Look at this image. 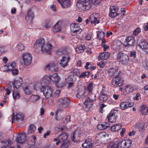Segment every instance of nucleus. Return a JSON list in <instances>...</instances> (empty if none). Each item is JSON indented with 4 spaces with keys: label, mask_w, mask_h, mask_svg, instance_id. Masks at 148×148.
Returning <instances> with one entry per match:
<instances>
[{
    "label": "nucleus",
    "mask_w": 148,
    "mask_h": 148,
    "mask_svg": "<svg viewBox=\"0 0 148 148\" xmlns=\"http://www.w3.org/2000/svg\"><path fill=\"white\" fill-rule=\"evenodd\" d=\"M72 71H73V74L75 75H78V74L79 73V70L77 68L72 69H71Z\"/></svg>",
    "instance_id": "nucleus-54"
},
{
    "label": "nucleus",
    "mask_w": 148,
    "mask_h": 148,
    "mask_svg": "<svg viewBox=\"0 0 148 148\" xmlns=\"http://www.w3.org/2000/svg\"><path fill=\"white\" fill-rule=\"evenodd\" d=\"M17 47L18 49L21 51L23 50L24 49V47L23 45L20 43H18L17 45Z\"/></svg>",
    "instance_id": "nucleus-52"
},
{
    "label": "nucleus",
    "mask_w": 148,
    "mask_h": 148,
    "mask_svg": "<svg viewBox=\"0 0 148 148\" xmlns=\"http://www.w3.org/2000/svg\"><path fill=\"white\" fill-rule=\"evenodd\" d=\"M70 58V57L68 56H63L60 60V66L63 68L67 66Z\"/></svg>",
    "instance_id": "nucleus-15"
},
{
    "label": "nucleus",
    "mask_w": 148,
    "mask_h": 148,
    "mask_svg": "<svg viewBox=\"0 0 148 148\" xmlns=\"http://www.w3.org/2000/svg\"><path fill=\"white\" fill-rule=\"evenodd\" d=\"M124 83L123 78L118 76L112 80V84L116 87H120L123 85Z\"/></svg>",
    "instance_id": "nucleus-9"
},
{
    "label": "nucleus",
    "mask_w": 148,
    "mask_h": 148,
    "mask_svg": "<svg viewBox=\"0 0 148 148\" xmlns=\"http://www.w3.org/2000/svg\"><path fill=\"white\" fill-rule=\"evenodd\" d=\"M40 89L44 95L47 98H49L52 95L53 89L52 88L48 86H41Z\"/></svg>",
    "instance_id": "nucleus-3"
},
{
    "label": "nucleus",
    "mask_w": 148,
    "mask_h": 148,
    "mask_svg": "<svg viewBox=\"0 0 148 148\" xmlns=\"http://www.w3.org/2000/svg\"><path fill=\"white\" fill-rule=\"evenodd\" d=\"M90 73L86 71L82 73L79 75V77L81 78H85L86 77L88 78L89 77Z\"/></svg>",
    "instance_id": "nucleus-46"
},
{
    "label": "nucleus",
    "mask_w": 148,
    "mask_h": 148,
    "mask_svg": "<svg viewBox=\"0 0 148 148\" xmlns=\"http://www.w3.org/2000/svg\"><path fill=\"white\" fill-rule=\"evenodd\" d=\"M51 81L55 84H57L60 80V78L57 74H53L50 75Z\"/></svg>",
    "instance_id": "nucleus-26"
},
{
    "label": "nucleus",
    "mask_w": 148,
    "mask_h": 148,
    "mask_svg": "<svg viewBox=\"0 0 148 148\" xmlns=\"http://www.w3.org/2000/svg\"><path fill=\"white\" fill-rule=\"evenodd\" d=\"M59 21L57 22L52 27L53 28V32H56L61 31V27L60 25L59 24Z\"/></svg>",
    "instance_id": "nucleus-31"
},
{
    "label": "nucleus",
    "mask_w": 148,
    "mask_h": 148,
    "mask_svg": "<svg viewBox=\"0 0 148 148\" xmlns=\"http://www.w3.org/2000/svg\"><path fill=\"white\" fill-rule=\"evenodd\" d=\"M33 139L32 140V144L31 145H32L34 146V145L36 142V137L35 136H33Z\"/></svg>",
    "instance_id": "nucleus-62"
},
{
    "label": "nucleus",
    "mask_w": 148,
    "mask_h": 148,
    "mask_svg": "<svg viewBox=\"0 0 148 148\" xmlns=\"http://www.w3.org/2000/svg\"><path fill=\"white\" fill-rule=\"evenodd\" d=\"M134 105L133 103H127L126 102H123L121 103L120 105L121 109L122 110H125L129 108L132 107Z\"/></svg>",
    "instance_id": "nucleus-23"
},
{
    "label": "nucleus",
    "mask_w": 148,
    "mask_h": 148,
    "mask_svg": "<svg viewBox=\"0 0 148 148\" xmlns=\"http://www.w3.org/2000/svg\"><path fill=\"white\" fill-rule=\"evenodd\" d=\"M117 111L116 110H112L107 116L108 121L112 123L115 122L117 117Z\"/></svg>",
    "instance_id": "nucleus-10"
},
{
    "label": "nucleus",
    "mask_w": 148,
    "mask_h": 148,
    "mask_svg": "<svg viewBox=\"0 0 148 148\" xmlns=\"http://www.w3.org/2000/svg\"><path fill=\"white\" fill-rule=\"evenodd\" d=\"M125 140V147L127 148L130 146L131 144V141L130 139H127Z\"/></svg>",
    "instance_id": "nucleus-51"
},
{
    "label": "nucleus",
    "mask_w": 148,
    "mask_h": 148,
    "mask_svg": "<svg viewBox=\"0 0 148 148\" xmlns=\"http://www.w3.org/2000/svg\"><path fill=\"white\" fill-rule=\"evenodd\" d=\"M53 46L51 44L47 43L44 45L41 49V51L44 53H46L49 52L52 48Z\"/></svg>",
    "instance_id": "nucleus-20"
},
{
    "label": "nucleus",
    "mask_w": 148,
    "mask_h": 148,
    "mask_svg": "<svg viewBox=\"0 0 148 148\" xmlns=\"http://www.w3.org/2000/svg\"><path fill=\"white\" fill-rule=\"evenodd\" d=\"M36 127L34 124H31L30 125L27 132V134H30L33 133L36 130Z\"/></svg>",
    "instance_id": "nucleus-37"
},
{
    "label": "nucleus",
    "mask_w": 148,
    "mask_h": 148,
    "mask_svg": "<svg viewBox=\"0 0 148 148\" xmlns=\"http://www.w3.org/2000/svg\"><path fill=\"white\" fill-rule=\"evenodd\" d=\"M93 142L90 138L86 139L84 143L82 146L84 148H89L93 146Z\"/></svg>",
    "instance_id": "nucleus-19"
},
{
    "label": "nucleus",
    "mask_w": 148,
    "mask_h": 148,
    "mask_svg": "<svg viewBox=\"0 0 148 148\" xmlns=\"http://www.w3.org/2000/svg\"><path fill=\"white\" fill-rule=\"evenodd\" d=\"M1 142L3 144V146H5L6 147H8L12 144L11 140H6L2 141Z\"/></svg>",
    "instance_id": "nucleus-43"
},
{
    "label": "nucleus",
    "mask_w": 148,
    "mask_h": 148,
    "mask_svg": "<svg viewBox=\"0 0 148 148\" xmlns=\"http://www.w3.org/2000/svg\"><path fill=\"white\" fill-rule=\"evenodd\" d=\"M51 82L50 75L49 76L45 75L41 78L40 81L41 84H48Z\"/></svg>",
    "instance_id": "nucleus-24"
},
{
    "label": "nucleus",
    "mask_w": 148,
    "mask_h": 148,
    "mask_svg": "<svg viewBox=\"0 0 148 148\" xmlns=\"http://www.w3.org/2000/svg\"><path fill=\"white\" fill-rule=\"evenodd\" d=\"M22 59L25 65L29 66L31 64L32 61L31 54L29 53H23L22 56Z\"/></svg>",
    "instance_id": "nucleus-8"
},
{
    "label": "nucleus",
    "mask_w": 148,
    "mask_h": 148,
    "mask_svg": "<svg viewBox=\"0 0 148 148\" xmlns=\"http://www.w3.org/2000/svg\"><path fill=\"white\" fill-rule=\"evenodd\" d=\"M70 28L71 34L73 36L77 35L78 34L80 33L82 31V29L77 23H75L71 24Z\"/></svg>",
    "instance_id": "nucleus-5"
},
{
    "label": "nucleus",
    "mask_w": 148,
    "mask_h": 148,
    "mask_svg": "<svg viewBox=\"0 0 148 148\" xmlns=\"http://www.w3.org/2000/svg\"><path fill=\"white\" fill-rule=\"evenodd\" d=\"M34 18V15L33 11L31 9H28L27 10V14L25 17V19L26 21L31 23Z\"/></svg>",
    "instance_id": "nucleus-12"
},
{
    "label": "nucleus",
    "mask_w": 148,
    "mask_h": 148,
    "mask_svg": "<svg viewBox=\"0 0 148 148\" xmlns=\"http://www.w3.org/2000/svg\"><path fill=\"white\" fill-rule=\"evenodd\" d=\"M126 42L127 43L126 47H133L134 45L135 42L134 38L132 36H128L126 38Z\"/></svg>",
    "instance_id": "nucleus-22"
},
{
    "label": "nucleus",
    "mask_w": 148,
    "mask_h": 148,
    "mask_svg": "<svg viewBox=\"0 0 148 148\" xmlns=\"http://www.w3.org/2000/svg\"><path fill=\"white\" fill-rule=\"evenodd\" d=\"M140 110L143 115H147L148 113V109L147 107L142 106Z\"/></svg>",
    "instance_id": "nucleus-47"
},
{
    "label": "nucleus",
    "mask_w": 148,
    "mask_h": 148,
    "mask_svg": "<svg viewBox=\"0 0 148 148\" xmlns=\"http://www.w3.org/2000/svg\"><path fill=\"white\" fill-rule=\"evenodd\" d=\"M86 47L84 45H81L78 46L75 49L76 52L78 53L83 52L84 50L85 49Z\"/></svg>",
    "instance_id": "nucleus-41"
},
{
    "label": "nucleus",
    "mask_w": 148,
    "mask_h": 148,
    "mask_svg": "<svg viewBox=\"0 0 148 148\" xmlns=\"http://www.w3.org/2000/svg\"><path fill=\"white\" fill-rule=\"evenodd\" d=\"M117 11V9L116 7L113 6L110 7V8L109 16L112 18L117 16L119 15Z\"/></svg>",
    "instance_id": "nucleus-14"
},
{
    "label": "nucleus",
    "mask_w": 148,
    "mask_h": 148,
    "mask_svg": "<svg viewBox=\"0 0 148 148\" xmlns=\"http://www.w3.org/2000/svg\"><path fill=\"white\" fill-rule=\"evenodd\" d=\"M52 24L53 23L52 21H50L45 23V27L46 28H49L52 26Z\"/></svg>",
    "instance_id": "nucleus-55"
},
{
    "label": "nucleus",
    "mask_w": 148,
    "mask_h": 148,
    "mask_svg": "<svg viewBox=\"0 0 148 148\" xmlns=\"http://www.w3.org/2000/svg\"><path fill=\"white\" fill-rule=\"evenodd\" d=\"M24 116L22 114H17L16 116V120L18 122L20 123L24 119Z\"/></svg>",
    "instance_id": "nucleus-45"
},
{
    "label": "nucleus",
    "mask_w": 148,
    "mask_h": 148,
    "mask_svg": "<svg viewBox=\"0 0 148 148\" xmlns=\"http://www.w3.org/2000/svg\"><path fill=\"white\" fill-rule=\"evenodd\" d=\"M80 133L79 130H75L71 135V139L75 142L79 141L80 139Z\"/></svg>",
    "instance_id": "nucleus-13"
},
{
    "label": "nucleus",
    "mask_w": 148,
    "mask_h": 148,
    "mask_svg": "<svg viewBox=\"0 0 148 148\" xmlns=\"http://www.w3.org/2000/svg\"><path fill=\"white\" fill-rule=\"evenodd\" d=\"M110 125L108 122H103L101 124L98 125L97 126L98 129L100 130H103L107 128Z\"/></svg>",
    "instance_id": "nucleus-27"
},
{
    "label": "nucleus",
    "mask_w": 148,
    "mask_h": 148,
    "mask_svg": "<svg viewBox=\"0 0 148 148\" xmlns=\"http://www.w3.org/2000/svg\"><path fill=\"white\" fill-rule=\"evenodd\" d=\"M99 23V21L97 20V18L96 17H94L93 19L91 21V23L94 24L95 25Z\"/></svg>",
    "instance_id": "nucleus-56"
},
{
    "label": "nucleus",
    "mask_w": 148,
    "mask_h": 148,
    "mask_svg": "<svg viewBox=\"0 0 148 148\" xmlns=\"http://www.w3.org/2000/svg\"><path fill=\"white\" fill-rule=\"evenodd\" d=\"M76 80V76L73 75H69L66 78H65V81L66 83H68L70 82H74Z\"/></svg>",
    "instance_id": "nucleus-33"
},
{
    "label": "nucleus",
    "mask_w": 148,
    "mask_h": 148,
    "mask_svg": "<svg viewBox=\"0 0 148 148\" xmlns=\"http://www.w3.org/2000/svg\"><path fill=\"white\" fill-rule=\"evenodd\" d=\"M105 92V91L102 88L100 93L99 99L102 103L105 102L108 98L109 96L106 94Z\"/></svg>",
    "instance_id": "nucleus-17"
},
{
    "label": "nucleus",
    "mask_w": 148,
    "mask_h": 148,
    "mask_svg": "<svg viewBox=\"0 0 148 148\" xmlns=\"http://www.w3.org/2000/svg\"><path fill=\"white\" fill-rule=\"evenodd\" d=\"M40 97L38 95H32L29 98V101L34 103L40 99Z\"/></svg>",
    "instance_id": "nucleus-29"
},
{
    "label": "nucleus",
    "mask_w": 148,
    "mask_h": 148,
    "mask_svg": "<svg viewBox=\"0 0 148 148\" xmlns=\"http://www.w3.org/2000/svg\"><path fill=\"white\" fill-rule=\"evenodd\" d=\"M145 123L141 122L139 123H137L135 126V129L138 131H143L144 130Z\"/></svg>",
    "instance_id": "nucleus-28"
},
{
    "label": "nucleus",
    "mask_w": 148,
    "mask_h": 148,
    "mask_svg": "<svg viewBox=\"0 0 148 148\" xmlns=\"http://www.w3.org/2000/svg\"><path fill=\"white\" fill-rule=\"evenodd\" d=\"M88 98L84 102V106L86 108H90L94 104L96 101V96L95 95H88Z\"/></svg>",
    "instance_id": "nucleus-4"
},
{
    "label": "nucleus",
    "mask_w": 148,
    "mask_h": 148,
    "mask_svg": "<svg viewBox=\"0 0 148 148\" xmlns=\"http://www.w3.org/2000/svg\"><path fill=\"white\" fill-rule=\"evenodd\" d=\"M69 144L68 142L63 143L61 146V148H67L69 145Z\"/></svg>",
    "instance_id": "nucleus-57"
},
{
    "label": "nucleus",
    "mask_w": 148,
    "mask_h": 148,
    "mask_svg": "<svg viewBox=\"0 0 148 148\" xmlns=\"http://www.w3.org/2000/svg\"><path fill=\"white\" fill-rule=\"evenodd\" d=\"M15 64L14 62H11L9 63L8 65H5V67H6L8 69V70L6 71H7L9 72L11 70L14 68Z\"/></svg>",
    "instance_id": "nucleus-36"
},
{
    "label": "nucleus",
    "mask_w": 148,
    "mask_h": 148,
    "mask_svg": "<svg viewBox=\"0 0 148 148\" xmlns=\"http://www.w3.org/2000/svg\"><path fill=\"white\" fill-rule=\"evenodd\" d=\"M10 71L12 72V74L14 75H16L18 73V71L16 69H13Z\"/></svg>",
    "instance_id": "nucleus-60"
},
{
    "label": "nucleus",
    "mask_w": 148,
    "mask_h": 148,
    "mask_svg": "<svg viewBox=\"0 0 148 148\" xmlns=\"http://www.w3.org/2000/svg\"><path fill=\"white\" fill-rule=\"evenodd\" d=\"M8 50L7 47L5 46L0 47V54H1L3 53L6 52Z\"/></svg>",
    "instance_id": "nucleus-49"
},
{
    "label": "nucleus",
    "mask_w": 148,
    "mask_h": 148,
    "mask_svg": "<svg viewBox=\"0 0 148 148\" xmlns=\"http://www.w3.org/2000/svg\"><path fill=\"white\" fill-rule=\"evenodd\" d=\"M50 71L52 72H57L58 70V68L53 64H51L50 66Z\"/></svg>",
    "instance_id": "nucleus-50"
},
{
    "label": "nucleus",
    "mask_w": 148,
    "mask_h": 148,
    "mask_svg": "<svg viewBox=\"0 0 148 148\" xmlns=\"http://www.w3.org/2000/svg\"><path fill=\"white\" fill-rule=\"evenodd\" d=\"M140 29L139 28H137L133 32L134 35L136 36L138 35L140 32Z\"/></svg>",
    "instance_id": "nucleus-58"
},
{
    "label": "nucleus",
    "mask_w": 148,
    "mask_h": 148,
    "mask_svg": "<svg viewBox=\"0 0 148 148\" xmlns=\"http://www.w3.org/2000/svg\"><path fill=\"white\" fill-rule=\"evenodd\" d=\"M45 41L44 39L40 38L38 39L35 42L34 45V47L38 49L40 48L41 49L44 45Z\"/></svg>",
    "instance_id": "nucleus-16"
},
{
    "label": "nucleus",
    "mask_w": 148,
    "mask_h": 148,
    "mask_svg": "<svg viewBox=\"0 0 148 148\" xmlns=\"http://www.w3.org/2000/svg\"><path fill=\"white\" fill-rule=\"evenodd\" d=\"M117 146L119 148H126V147H125V140H123L121 142H118Z\"/></svg>",
    "instance_id": "nucleus-44"
},
{
    "label": "nucleus",
    "mask_w": 148,
    "mask_h": 148,
    "mask_svg": "<svg viewBox=\"0 0 148 148\" xmlns=\"http://www.w3.org/2000/svg\"><path fill=\"white\" fill-rule=\"evenodd\" d=\"M63 8L69 7L71 5L70 0H57Z\"/></svg>",
    "instance_id": "nucleus-18"
},
{
    "label": "nucleus",
    "mask_w": 148,
    "mask_h": 148,
    "mask_svg": "<svg viewBox=\"0 0 148 148\" xmlns=\"http://www.w3.org/2000/svg\"><path fill=\"white\" fill-rule=\"evenodd\" d=\"M133 90V88L129 85H127L125 88V94L128 95L131 92H132Z\"/></svg>",
    "instance_id": "nucleus-40"
},
{
    "label": "nucleus",
    "mask_w": 148,
    "mask_h": 148,
    "mask_svg": "<svg viewBox=\"0 0 148 148\" xmlns=\"http://www.w3.org/2000/svg\"><path fill=\"white\" fill-rule=\"evenodd\" d=\"M110 54L109 53L107 52H104L100 54L99 58V59L101 60H106L108 59L110 56Z\"/></svg>",
    "instance_id": "nucleus-25"
},
{
    "label": "nucleus",
    "mask_w": 148,
    "mask_h": 148,
    "mask_svg": "<svg viewBox=\"0 0 148 148\" xmlns=\"http://www.w3.org/2000/svg\"><path fill=\"white\" fill-rule=\"evenodd\" d=\"M12 95L14 99L16 100L20 99L21 95L17 91L14 90L12 93Z\"/></svg>",
    "instance_id": "nucleus-42"
},
{
    "label": "nucleus",
    "mask_w": 148,
    "mask_h": 148,
    "mask_svg": "<svg viewBox=\"0 0 148 148\" xmlns=\"http://www.w3.org/2000/svg\"><path fill=\"white\" fill-rule=\"evenodd\" d=\"M69 100L66 97H64L59 99L58 103L59 104V109L56 112V115H58V112L59 111H61L67 107L69 104Z\"/></svg>",
    "instance_id": "nucleus-2"
},
{
    "label": "nucleus",
    "mask_w": 148,
    "mask_h": 148,
    "mask_svg": "<svg viewBox=\"0 0 148 148\" xmlns=\"http://www.w3.org/2000/svg\"><path fill=\"white\" fill-rule=\"evenodd\" d=\"M140 98V94L137 93L136 94L135 97H134V99L135 100H138Z\"/></svg>",
    "instance_id": "nucleus-63"
},
{
    "label": "nucleus",
    "mask_w": 148,
    "mask_h": 148,
    "mask_svg": "<svg viewBox=\"0 0 148 148\" xmlns=\"http://www.w3.org/2000/svg\"><path fill=\"white\" fill-rule=\"evenodd\" d=\"M130 56L132 57L133 59L134 60V62L137 61V59H135L136 57V52L135 51H131L130 53Z\"/></svg>",
    "instance_id": "nucleus-53"
},
{
    "label": "nucleus",
    "mask_w": 148,
    "mask_h": 148,
    "mask_svg": "<svg viewBox=\"0 0 148 148\" xmlns=\"http://www.w3.org/2000/svg\"><path fill=\"white\" fill-rule=\"evenodd\" d=\"M68 136L66 133H62L60 135H58V140L61 142H63L65 141L68 138Z\"/></svg>",
    "instance_id": "nucleus-32"
},
{
    "label": "nucleus",
    "mask_w": 148,
    "mask_h": 148,
    "mask_svg": "<svg viewBox=\"0 0 148 148\" xmlns=\"http://www.w3.org/2000/svg\"><path fill=\"white\" fill-rule=\"evenodd\" d=\"M96 0H81L78 3L77 6L81 11L89 9L91 7V4H95Z\"/></svg>",
    "instance_id": "nucleus-1"
},
{
    "label": "nucleus",
    "mask_w": 148,
    "mask_h": 148,
    "mask_svg": "<svg viewBox=\"0 0 148 148\" xmlns=\"http://www.w3.org/2000/svg\"><path fill=\"white\" fill-rule=\"evenodd\" d=\"M86 94L85 92L82 90L80 91L77 93L76 95L77 98L79 99L85 98Z\"/></svg>",
    "instance_id": "nucleus-35"
},
{
    "label": "nucleus",
    "mask_w": 148,
    "mask_h": 148,
    "mask_svg": "<svg viewBox=\"0 0 148 148\" xmlns=\"http://www.w3.org/2000/svg\"><path fill=\"white\" fill-rule=\"evenodd\" d=\"M92 33L90 32L89 33L88 35L86 37V39L88 40H90L92 38Z\"/></svg>",
    "instance_id": "nucleus-64"
},
{
    "label": "nucleus",
    "mask_w": 148,
    "mask_h": 148,
    "mask_svg": "<svg viewBox=\"0 0 148 148\" xmlns=\"http://www.w3.org/2000/svg\"><path fill=\"white\" fill-rule=\"evenodd\" d=\"M26 136L25 134L22 133L18 135L16 138V141L18 143H23L26 140Z\"/></svg>",
    "instance_id": "nucleus-21"
},
{
    "label": "nucleus",
    "mask_w": 148,
    "mask_h": 148,
    "mask_svg": "<svg viewBox=\"0 0 148 148\" xmlns=\"http://www.w3.org/2000/svg\"><path fill=\"white\" fill-rule=\"evenodd\" d=\"M121 127V125L120 124H115L112 126L111 130L113 132H116L120 130Z\"/></svg>",
    "instance_id": "nucleus-38"
},
{
    "label": "nucleus",
    "mask_w": 148,
    "mask_h": 148,
    "mask_svg": "<svg viewBox=\"0 0 148 148\" xmlns=\"http://www.w3.org/2000/svg\"><path fill=\"white\" fill-rule=\"evenodd\" d=\"M137 46L148 53V43L144 39H142L138 44Z\"/></svg>",
    "instance_id": "nucleus-11"
},
{
    "label": "nucleus",
    "mask_w": 148,
    "mask_h": 148,
    "mask_svg": "<svg viewBox=\"0 0 148 148\" xmlns=\"http://www.w3.org/2000/svg\"><path fill=\"white\" fill-rule=\"evenodd\" d=\"M116 58L123 64H127L129 62V59L128 56L122 52L118 53Z\"/></svg>",
    "instance_id": "nucleus-6"
},
{
    "label": "nucleus",
    "mask_w": 148,
    "mask_h": 148,
    "mask_svg": "<svg viewBox=\"0 0 148 148\" xmlns=\"http://www.w3.org/2000/svg\"><path fill=\"white\" fill-rule=\"evenodd\" d=\"M22 80L20 79L14 80L13 84V88H15L16 89L18 88L22 84Z\"/></svg>",
    "instance_id": "nucleus-34"
},
{
    "label": "nucleus",
    "mask_w": 148,
    "mask_h": 148,
    "mask_svg": "<svg viewBox=\"0 0 148 148\" xmlns=\"http://www.w3.org/2000/svg\"><path fill=\"white\" fill-rule=\"evenodd\" d=\"M143 66L145 70H148V60H146L143 64Z\"/></svg>",
    "instance_id": "nucleus-59"
},
{
    "label": "nucleus",
    "mask_w": 148,
    "mask_h": 148,
    "mask_svg": "<svg viewBox=\"0 0 148 148\" xmlns=\"http://www.w3.org/2000/svg\"><path fill=\"white\" fill-rule=\"evenodd\" d=\"M108 72L109 76L113 78L119 76L121 73L117 68H110L108 70Z\"/></svg>",
    "instance_id": "nucleus-7"
},
{
    "label": "nucleus",
    "mask_w": 148,
    "mask_h": 148,
    "mask_svg": "<svg viewBox=\"0 0 148 148\" xmlns=\"http://www.w3.org/2000/svg\"><path fill=\"white\" fill-rule=\"evenodd\" d=\"M51 64H47L45 66V69L47 71H50V66Z\"/></svg>",
    "instance_id": "nucleus-61"
},
{
    "label": "nucleus",
    "mask_w": 148,
    "mask_h": 148,
    "mask_svg": "<svg viewBox=\"0 0 148 148\" xmlns=\"http://www.w3.org/2000/svg\"><path fill=\"white\" fill-rule=\"evenodd\" d=\"M93 88V83H89L87 87V90L88 92L87 95H95L92 93Z\"/></svg>",
    "instance_id": "nucleus-30"
},
{
    "label": "nucleus",
    "mask_w": 148,
    "mask_h": 148,
    "mask_svg": "<svg viewBox=\"0 0 148 148\" xmlns=\"http://www.w3.org/2000/svg\"><path fill=\"white\" fill-rule=\"evenodd\" d=\"M23 89L24 93L25 94L30 95L32 94L33 93V92L29 89V87L27 86H24L23 87Z\"/></svg>",
    "instance_id": "nucleus-39"
},
{
    "label": "nucleus",
    "mask_w": 148,
    "mask_h": 148,
    "mask_svg": "<svg viewBox=\"0 0 148 148\" xmlns=\"http://www.w3.org/2000/svg\"><path fill=\"white\" fill-rule=\"evenodd\" d=\"M105 34L103 31H99L97 34L98 38L99 39H101L105 36Z\"/></svg>",
    "instance_id": "nucleus-48"
}]
</instances>
